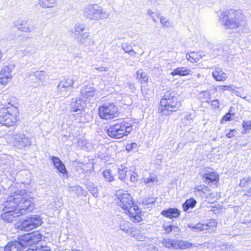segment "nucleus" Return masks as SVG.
Instances as JSON below:
<instances>
[{"label": "nucleus", "mask_w": 251, "mask_h": 251, "mask_svg": "<svg viewBox=\"0 0 251 251\" xmlns=\"http://www.w3.org/2000/svg\"><path fill=\"white\" fill-rule=\"evenodd\" d=\"M116 196L118 200V205L128 215L131 221L134 223H139L142 220L139 215L141 211L137 205L134 204L130 195L119 190L117 191Z\"/></svg>", "instance_id": "nucleus-1"}, {"label": "nucleus", "mask_w": 251, "mask_h": 251, "mask_svg": "<svg viewBox=\"0 0 251 251\" xmlns=\"http://www.w3.org/2000/svg\"><path fill=\"white\" fill-rule=\"evenodd\" d=\"M27 201L30 202V208L26 209L25 212H29L33 209V199L30 194L25 192V190H17L7 198L4 203V208L6 210L17 211L20 208H24L25 205V202Z\"/></svg>", "instance_id": "nucleus-2"}, {"label": "nucleus", "mask_w": 251, "mask_h": 251, "mask_svg": "<svg viewBox=\"0 0 251 251\" xmlns=\"http://www.w3.org/2000/svg\"><path fill=\"white\" fill-rule=\"evenodd\" d=\"M181 103L177 93L174 91H167L162 96L158 107V112L168 115L179 109Z\"/></svg>", "instance_id": "nucleus-3"}, {"label": "nucleus", "mask_w": 251, "mask_h": 251, "mask_svg": "<svg viewBox=\"0 0 251 251\" xmlns=\"http://www.w3.org/2000/svg\"><path fill=\"white\" fill-rule=\"evenodd\" d=\"M132 130V124L125 120L110 126L107 129V133L111 138L120 139L128 135Z\"/></svg>", "instance_id": "nucleus-4"}, {"label": "nucleus", "mask_w": 251, "mask_h": 251, "mask_svg": "<svg viewBox=\"0 0 251 251\" xmlns=\"http://www.w3.org/2000/svg\"><path fill=\"white\" fill-rule=\"evenodd\" d=\"M83 16L91 21H100L107 19L109 13L97 4H88L84 7Z\"/></svg>", "instance_id": "nucleus-5"}, {"label": "nucleus", "mask_w": 251, "mask_h": 251, "mask_svg": "<svg viewBox=\"0 0 251 251\" xmlns=\"http://www.w3.org/2000/svg\"><path fill=\"white\" fill-rule=\"evenodd\" d=\"M17 109L16 107H3L0 110V124L11 126L17 121Z\"/></svg>", "instance_id": "nucleus-6"}, {"label": "nucleus", "mask_w": 251, "mask_h": 251, "mask_svg": "<svg viewBox=\"0 0 251 251\" xmlns=\"http://www.w3.org/2000/svg\"><path fill=\"white\" fill-rule=\"evenodd\" d=\"M118 108L113 102L105 101L99 108V115L101 119L110 120L118 115Z\"/></svg>", "instance_id": "nucleus-7"}, {"label": "nucleus", "mask_w": 251, "mask_h": 251, "mask_svg": "<svg viewBox=\"0 0 251 251\" xmlns=\"http://www.w3.org/2000/svg\"><path fill=\"white\" fill-rule=\"evenodd\" d=\"M42 219L37 215L26 217L23 220L19 221L16 224L17 228L20 230L28 231L37 227L41 225Z\"/></svg>", "instance_id": "nucleus-8"}, {"label": "nucleus", "mask_w": 251, "mask_h": 251, "mask_svg": "<svg viewBox=\"0 0 251 251\" xmlns=\"http://www.w3.org/2000/svg\"><path fill=\"white\" fill-rule=\"evenodd\" d=\"M84 102L81 99H73L70 104L71 111L78 112L75 115V120L79 123H86L88 120L85 118L88 115L83 110Z\"/></svg>", "instance_id": "nucleus-9"}, {"label": "nucleus", "mask_w": 251, "mask_h": 251, "mask_svg": "<svg viewBox=\"0 0 251 251\" xmlns=\"http://www.w3.org/2000/svg\"><path fill=\"white\" fill-rule=\"evenodd\" d=\"M237 11L234 9H230L228 14V18L224 21V25L226 28L234 29L235 28L241 27L245 24L244 20L236 17Z\"/></svg>", "instance_id": "nucleus-10"}, {"label": "nucleus", "mask_w": 251, "mask_h": 251, "mask_svg": "<svg viewBox=\"0 0 251 251\" xmlns=\"http://www.w3.org/2000/svg\"><path fill=\"white\" fill-rule=\"evenodd\" d=\"M76 78L73 76L64 78L57 85V92L64 97H68L72 91L73 85Z\"/></svg>", "instance_id": "nucleus-11"}, {"label": "nucleus", "mask_w": 251, "mask_h": 251, "mask_svg": "<svg viewBox=\"0 0 251 251\" xmlns=\"http://www.w3.org/2000/svg\"><path fill=\"white\" fill-rule=\"evenodd\" d=\"M25 206L24 208H20L17 211L8 210L6 208H3V213L1 214V218L5 221L7 222H11L16 217H19L21 215L24 214L26 211V209L30 208V202L29 201L25 202Z\"/></svg>", "instance_id": "nucleus-12"}, {"label": "nucleus", "mask_w": 251, "mask_h": 251, "mask_svg": "<svg viewBox=\"0 0 251 251\" xmlns=\"http://www.w3.org/2000/svg\"><path fill=\"white\" fill-rule=\"evenodd\" d=\"M42 235L38 231L20 236V239L25 247L37 244L41 240Z\"/></svg>", "instance_id": "nucleus-13"}, {"label": "nucleus", "mask_w": 251, "mask_h": 251, "mask_svg": "<svg viewBox=\"0 0 251 251\" xmlns=\"http://www.w3.org/2000/svg\"><path fill=\"white\" fill-rule=\"evenodd\" d=\"M31 144L30 139L24 134L19 133L13 136V145L18 149H22Z\"/></svg>", "instance_id": "nucleus-14"}, {"label": "nucleus", "mask_w": 251, "mask_h": 251, "mask_svg": "<svg viewBox=\"0 0 251 251\" xmlns=\"http://www.w3.org/2000/svg\"><path fill=\"white\" fill-rule=\"evenodd\" d=\"M14 26L21 31L31 32L35 28L33 23L27 19H18L13 23Z\"/></svg>", "instance_id": "nucleus-15"}, {"label": "nucleus", "mask_w": 251, "mask_h": 251, "mask_svg": "<svg viewBox=\"0 0 251 251\" xmlns=\"http://www.w3.org/2000/svg\"><path fill=\"white\" fill-rule=\"evenodd\" d=\"M15 67L14 65L9 64L2 67L0 71V83L5 85L12 78V72Z\"/></svg>", "instance_id": "nucleus-16"}, {"label": "nucleus", "mask_w": 251, "mask_h": 251, "mask_svg": "<svg viewBox=\"0 0 251 251\" xmlns=\"http://www.w3.org/2000/svg\"><path fill=\"white\" fill-rule=\"evenodd\" d=\"M76 39L78 44L85 47L92 46L95 43L94 40L88 32L83 33L81 35L76 34Z\"/></svg>", "instance_id": "nucleus-17"}, {"label": "nucleus", "mask_w": 251, "mask_h": 251, "mask_svg": "<svg viewBox=\"0 0 251 251\" xmlns=\"http://www.w3.org/2000/svg\"><path fill=\"white\" fill-rule=\"evenodd\" d=\"M202 179L205 183L217 182L219 181V175L217 173L213 171L212 169H207L202 174Z\"/></svg>", "instance_id": "nucleus-18"}, {"label": "nucleus", "mask_w": 251, "mask_h": 251, "mask_svg": "<svg viewBox=\"0 0 251 251\" xmlns=\"http://www.w3.org/2000/svg\"><path fill=\"white\" fill-rule=\"evenodd\" d=\"M51 160L58 172L62 174V176L67 177L68 175V171L62 161L58 157L56 156H52Z\"/></svg>", "instance_id": "nucleus-19"}, {"label": "nucleus", "mask_w": 251, "mask_h": 251, "mask_svg": "<svg viewBox=\"0 0 251 251\" xmlns=\"http://www.w3.org/2000/svg\"><path fill=\"white\" fill-rule=\"evenodd\" d=\"M161 215L169 219L176 218L180 216V211L176 208H169L162 211Z\"/></svg>", "instance_id": "nucleus-20"}, {"label": "nucleus", "mask_w": 251, "mask_h": 251, "mask_svg": "<svg viewBox=\"0 0 251 251\" xmlns=\"http://www.w3.org/2000/svg\"><path fill=\"white\" fill-rule=\"evenodd\" d=\"M212 76L216 81H224L228 77L227 75L223 72L220 67H215L212 72Z\"/></svg>", "instance_id": "nucleus-21"}, {"label": "nucleus", "mask_w": 251, "mask_h": 251, "mask_svg": "<svg viewBox=\"0 0 251 251\" xmlns=\"http://www.w3.org/2000/svg\"><path fill=\"white\" fill-rule=\"evenodd\" d=\"M81 95L83 98L88 99L94 97L96 94L95 88L91 85H84L81 89Z\"/></svg>", "instance_id": "nucleus-22"}, {"label": "nucleus", "mask_w": 251, "mask_h": 251, "mask_svg": "<svg viewBox=\"0 0 251 251\" xmlns=\"http://www.w3.org/2000/svg\"><path fill=\"white\" fill-rule=\"evenodd\" d=\"M143 181L148 186L157 185L158 182L157 176L154 173L150 174L148 176L144 177Z\"/></svg>", "instance_id": "nucleus-23"}, {"label": "nucleus", "mask_w": 251, "mask_h": 251, "mask_svg": "<svg viewBox=\"0 0 251 251\" xmlns=\"http://www.w3.org/2000/svg\"><path fill=\"white\" fill-rule=\"evenodd\" d=\"M191 70L185 67H178L175 69L171 73L173 76L179 75L186 76L190 74Z\"/></svg>", "instance_id": "nucleus-24"}, {"label": "nucleus", "mask_w": 251, "mask_h": 251, "mask_svg": "<svg viewBox=\"0 0 251 251\" xmlns=\"http://www.w3.org/2000/svg\"><path fill=\"white\" fill-rule=\"evenodd\" d=\"M57 3V0H39V5L44 8L53 7Z\"/></svg>", "instance_id": "nucleus-25"}, {"label": "nucleus", "mask_w": 251, "mask_h": 251, "mask_svg": "<svg viewBox=\"0 0 251 251\" xmlns=\"http://www.w3.org/2000/svg\"><path fill=\"white\" fill-rule=\"evenodd\" d=\"M197 204V201L194 198H190L187 200L182 204L183 211H188L189 209L193 208Z\"/></svg>", "instance_id": "nucleus-26"}, {"label": "nucleus", "mask_w": 251, "mask_h": 251, "mask_svg": "<svg viewBox=\"0 0 251 251\" xmlns=\"http://www.w3.org/2000/svg\"><path fill=\"white\" fill-rule=\"evenodd\" d=\"M162 244L167 248L169 249H174L176 250V240L172 238H164L162 242Z\"/></svg>", "instance_id": "nucleus-27"}, {"label": "nucleus", "mask_w": 251, "mask_h": 251, "mask_svg": "<svg viewBox=\"0 0 251 251\" xmlns=\"http://www.w3.org/2000/svg\"><path fill=\"white\" fill-rule=\"evenodd\" d=\"M176 250H184L192 247V244L187 241L176 240Z\"/></svg>", "instance_id": "nucleus-28"}, {"label": "nucleus", "mask_w": 251, "mask_h": 251, "mask_svg": "<svg viewBox=\"0 0 251 251\" xmlns=\"http://www.w3.org/2000/svg\"><path fill=\"white\" fill-rule=\"evenodd\" d=\"M163 229L165 231L166 234H169L173 231L175 232H178L179 231L178 226L172 225H169L168 224H164L163 225Z\"/></svg>", "instance_id": "nucleus-29"}, {"label": "nucleus", "mask_w": 251, "mask_h": 251, "mask_svg": "<svg viewBox=\"0 0 251 251\" xmlns=\"http://www.w3.org/2000/svg\"><path fill=\"white\" fill-rule=\"evenodd\" d=\"M34 76L41 81H45L49 79V76L44 71H38L34 73Z\"/></svg>", "instance_id": "nucleus-30"}, {"label": "nucleus", "mask_w": 251, "mask_h": 251, "mask_svg": "<svg viewBox=\"0 0 251 251\" xmlns=\"http://www.w3.org/2000/svg\"><path fill=\"white\" fill-rule=\"evenodd\" d=\"M122 48L126 52L130 53L131 55H135L136 54V52L132 49V46L127 43L123 44Z\"/></svg>", "instance_id": "nucleus-31"}, {"label": "nucleus", "mask_w": 251, "mask_h": 251, "mask_svg": "<svg viewBox=\"0 0 251 251\" xmlns=\"http://www.w3.org/2000/svg\"><path fill=\"white\" fill-rule=\"evenodd\" d=\"M217 222L214 219H211L209 222L205 223V225L206 226V230H208L211 231H213L216 230L217 226Z\"/></svg>", "instance_id": "nucleus-32"}, {"label": "nucleus", "mask_w": 251, "mask_h": 251, "mask_svg": "<svg viewBox=\"0 0 251 251\" xmlns=\"http://www.w3.org/2000/svg\"><path fill=\"white\" fill-rule=\"evenodd\" d=\"M102 175L105 179L109 182H111L114 180V176L111 173V171L106 170L103 172Z\"/></svg>", "instance_id": "nucleus-33"}, {"label": "nucleus", "mask_w": 251, "mask_h": 251, "mask_svg": "<svg viewBox=\"0 0 251 251\" xmlns=\"http://www.w3.org/2000/svg\"><path fill=\"white\" fill-rule=\"evenodd\" d=\"M136 77L137 79L142 80L145 82H147L148 81V76L147 74L143 72L142 70H138L136 72Z\"/></svg>", "instance_id": "nucleus-34"}, {"label": "nucleus", "mask_w": 251, "mask_h": 251, "mask_svg": "<svg viewBox=\"0 0 251 251\" xmlns=\"http://www.w3.org/2000/svg\"><path fill=\"white\" fill-rule=\"evenodd\" d=\"M215 90L216 91L222 93L226 90L231 91L233 90V88L231 85H219L215 87Z\"/></svg>", "instance_id": "nucleus-35"}, {"label": "nucleus", "mask_w": 251, "mask_h": 251, "mask_svg": "<svg viewBox=\"0 0 251 251\" xmlns=\"http://www.w3.org/2000/svg\"><path fill=\"white\" fill-rule=\"evenodd\" d=\"M75 37H76V34L81 35L82 33H81V32H83L85 30L86 28V26L84 25V24H76L75 25Z\"/></svg>", "instance_id": "nucleus-36"}, {"label": "nucleus", "mask_w": 251, "mask_h": 251, "mask_svg": "<svg viewBox=\"0 0 251 251\" xmlns=\"http://www.w3.org/2000/svg\"><path fill=\"white\" fill-rule=\"evenodd\" d=\"M206 102L210 104L212 109L214 110H216L220 108V102L217 99H215L210 101L206 100Z\"/></svg>", "instance_id": "nucleus-37"}, {"label": "nucleus", "mask_w": 251, "mask_h": 251, "mask_svg": "<svg viewBox=\"0 0 251 251\" xmlns=\"http://www.w3.org/2000/svg\"><path fill=\"white\" fill-rule=\"evenodd\" d=\"M25 251H51L50 247L46 246L36 247V249L28 248Z\"/></svg>", "instance_id": "nucleus-38"}, {"label": "nucleus", "mask_w": 251, "mask_h": 251, "mask_svg": "<svg viewBox=\"0 0 251 251\" xmlns=\"http://www.w3.org/2000/svg\"><path fill=\"white\" fill-rule=\"evenodd\" d=\"M128 168L126 167H125L124 168L118 169L119 173V178L120 179L123 180L124 179L126 176L127 173Z\"/></svg>", "instance_id": "nucleus-39"}, {"label": "nucleus", "mask_w": 251, "mask_h": 251, "mask_svg": "<svg viewBox=\"0 0 251 251\" xmlns=\"http://www.w3.org/2000/svg\"><path fill=\"white\" fill-rule=\"evenodd\" d=\"M231 107L230 108L229 110L228 111V113H226V115H225L223 117L222 119L221 120V123H223V121H229L231 120V117L234 115V113H231Z\"/></svg>", "instance_id": "nucleus-40"}, {"label": "nucleus", "mask_w": 251, "mask_h": 251, "mask_svg": "<svg viewBox=\"0 0 251 251\" xmlns=\"http://www.w3.org/2000/svg\"><path fill=\"white\" fill-rule=\"evenodd\" d=\"M229 13V10L226 11H221L219 14V18L222 21V23L223 25L224 21V20H226V19L228 18Z\"/></svg>", "instance_id": "nucleus-41"}, {"label": "nucleus", "mask_w": 251, "mask_h": 251, "mask_svg": "<svg viewBox=\"0 0 251 251\" xmlns=\"http://www.w3.org/2000/svg\"><path fill=\"white\" fill-rule=\"evenodd\" d=\"M155 201V199L153 198L149 197L144 199L142 201V203L144 205H148L153 203Z\"/></svg>", "instance_id": "nucleus-42"}, {"label": "nucleus", "mask_w": 251, "mask_h": 251, "mask_svg": "<svg viewBox=\"0 0 251 251\" xmlns=\"http://www.w3.org/2000/svg\"><path fill=\"white\" fill-rule=\"evenodd\" d=\"M207 226L205 225L204 224L201 223H198L197 225H195L193 228L194 229H198L200 231H203L206 230Z\"/></svg>", "instance_id": "nucleus-43"}, {"label": "nucleus", "mask_w": 251, "mask_h": 251, "mask_svg": "<svg viewBox=\"0 0 251 251\" xmlns=\"http://www.w3.org/2000/svg\"><path fill=\"white\" fill-rule=\"evenodd\" d=\"M201 95L202 99L204 100L205 101L206 100H210L211 95L209 92L202 91L201 93Z\"/></svg>", "instance_id": "nucleus-44"}, {"label": "nucleus", "mask_w": 251, "mask_h": 251, "mask_svg": "<svg viewBox=\"0 0 251 251\" xmlns=\"http://www.w3.org/2000/svg\"><path fill=\"white\" fill-rule=\"evenodd\" d=\"M191 55L192 60H191V62H197L203 56L202 52L201 53L200 56H198V54L197 53L195 52H191Z\"/></svg>", "instance_id": "nucleus-45"}, {"label": "nucleus", "mask_w": 251, "mask_h": 251, "mask_svg": "<svg viewBox=\"0 0 251 251\" xmlns=\"http://www.w3.org/2000/svg\"><path fill=\"white\" fill-rule=\"evenodd\" d=\"M24 55H31L35 53V50L31 48H27L22 51Z\"/></svg>", "instance_id": "nucleus-46"}, {"label": "nucleus", "mask_w": 251, "mask_h": 251, "mask_svg": "<svg viewBox=\"0 0 251 251\" xmlns=\"http://www.w3.org/2000/svg\"><path fill=\"white\" fill-rule=\"evenodd\" d=\"M140 233V230L135 228H132L130 229L129 233L128 234L130 235L131 236L134 237L135 239L137 236L138 234Z\"/></svg>", "instance_id": "nucleus-47"}, {"label": "nucleus", "mask_w": 251, "mask_h": 251, "mask_svg": "<svg viewBox=\"0 0 251 251\" xmlns=\"http://www.w3.org/2000/svg\"><path fill=\"white\" fill-rule=\"evenodd\" d=\"M208 187L205 185L199 186L195 188V191L205 193L208 189Z\"/></svg>", "instance_id": "nucleus-48"}, {"label": "nucleus", "mask_w": 251, "mask_h": 251, "mask_svg": "<svg viewBox=\"0 0 251 251\" xmlns=\"http://www.w3.org/2000/svg\"><path fill=\"white\" fill-rule=\"evenodd\" d=\"M249 182L246 178V177H244L242 179L240 180V183L239 184V186L240 188H244L248 185Z\"/></svg>", "instance_id": "nucleus-49"}, {"label": "nucleus", "mask_w": 251, "mask_h": 251, "mask_svg": "<svg viewBox=\"0 0 251 251\" xmlns=\"http://www.w3.org/2000/svg\"><path fill=\"white\" fill-rule=\"evenodd\" d=\"M130 180L132 182H136L138 179V176L135 172L130 174Z\"/></svg>", "instance_id": "nucleus-50"}, {"label": "nucleus", "mask_w": 251, "mask_h": 251, "mask_svg": "<svg viewBox=\"0 0 251 251\" xmlns=\"http://www.w3.org/2000/svg\"><path fill=\"white\" fill-rule=\"evenodd\" d=\"M243 127L245 130L251 129V121H244L243 123Z\"/></svg>", "instance_id": "nucleus-51"}, {"label": "nucleus", "mask_w": 251, "mask_h": 251, "mask_svg": "<svg viewBox=\"0 0 251 251\" xmlns=\"http://www.w3.org/2000/svg\"><path fill=\"white\" fill-rule=\"evenodd\" d=\"M236 132L237 131L235 129H230L229 131L226 134V137L228 138H231L236 135Z\"/></svg>", "instance_id": "nucleus-52"}, {"label": "nucleus", "mask_w": 251, "mask_h": 251, "mask_svg": "<svg viewBox=\"0 0 251 251\" xmlns=\"http://www.w3.org/2000/svg\"><path fill=\"white\" fill-rule=\"evenodd\" d=\"M90 193L95 198L98 197V190L97 188L93 187L90 190Z\"/></svg>", "instance_id": "nucleus-53"}, {"label": "nucleus", "mask_w": 251, "mask_h": 251, "mask_svg": "<svg viewBox=\"0 0 251 251\" xmlns=\"http://www.w3.org/2000/svg\"><path fill=\"white\" fill-rule=\"evenodd\" d=\"M135 239L139 241H144L146 239V236H145L144 234H141L140 232V233L138 234Z\"/></svg>", "instance_id": "nucleus-54"}, {"label": "nucleus", "mask_w": 251, "mask_h": 251, "mask_svg": "<svg viewBox=\"0 0 251 251\" xmlns=\"http://www.w3.org/2000/svg\"><path fill=\"white\" fill-rule=\"evenodd\" d=\"M160 21L164 26H168V21L165 17L161 16L160 17Z\"/></svg>", "instance_id": "nucleus-55"}, {"label": "nucleus", "mask_w": 251, "mask_h": 251, "mask_svg": "<svg viewBox=\"0 0 251 251\" xmlns=\"http://www.w3.org/2000/svg\"><path fill=\"white\" fill-rule=\"evenodd\" d=\"M95 70L100 71V72H106L108 71V69L104 66H100L99 67H95L94 68Z\"/></svg>", "instance_id": "nucleus-56"}, {"label": "nucleus", "mask_w": 251, "mask_h": 251, "mask_svg": "<svg viewBox=\"0 0 251 251\" xmlns=\"http://www.w3.org/2000/svg\"><path fill=\"white\" fill-rule=\"evenodd\" d=\"M120 229L124 231L125 233L128 234L129 233V231L130 230V228L128 227L126 228L124 225H121L120 226Z\"/></svg>", "instance_id": "nucleus-57"}, {"label": "nucleus", "mask_w": 251, "mask_h": 251, "mask_svg": "<svg viewBox=\"0 0 251 251\" xmlns=\"http://www.w3.org/2000/svg\"><path fill=\"white\" fill-rule=\"evenodd\" d=\"M184 119L187 120H192L193 119V115L191 113H188L185 115Z\"/></svg>", "instance_id": "nucleus-58"}, {"label": "nucleus", "mask_w": 251, "mask_h": 251, "mask_svg": "<svg viewBox=\"0 0 251 251\" xmlns=\"http://www.w3.org/2000/svg\"><path fill=\"white\" fill-rule=\"evenodd\" d=\"M186 59L188 60L189 61H190L191 62V60H192L191 52L190 53H187L186 54Z\"/></svg>", "instance_id": "nucleus-59"}, {"label": "nucleus", "mask_w": 251, "mask_h": 251, "mask_svg": "<svg viewBox=\"0 0 251 251\" xmlns=\"http://www.w3.org/2000/svg\"><path fill=\"white\" fill-rule=\"evenodd\" d=\"M126 150L127 151H131L132 150V148H131V143L126 145Z\"/></svg>", "instance_id": "nucleus-60"}, {"label": "nucleus", "mask_w": 251, "mask_h": 251, "mask_svg": "<svg viewBox=\"0 0 251 251\" xmlns=\"http://www.w3.org/2000/svg\"><path fill=\"white\" fill-rule=\"evenodd\" d=\"M131 146L132 150L134 149H136L137 147V144L136 143L133 142L131 143Z\"/></svg>", "instance_id": "nucleus-61"}, {"label": "nucleus", "mask_w": 251, "mask_h": 251, "mask_svg": "<svg viewBox=\"0 0 251 251\" xmlns=\"http://www.w3.org/2000/svg\"><path fill=\"white\" fill-rule=\"evenodd\" d=\"M150 249H151L152 251H158V248L153 245L150 246Z\"/></svg>", "instance_id": "nucleus-62"}, {"label": "nucleus", "mask_w": 251, "mask_h": 251, "mask_svg": "<svg viewBox=\"0 0 251 251\" xmlns=\"http://www.w3.org/2000/svg\"><path fill=\"white\" fill-rule=\"evenodd\" d=\"M251 195V188L249 189V190L247 191V194H245V195L249 196Z\"/></svg>", "instance_id": "nucleus-63"}, {"label": "nucleus", "mask_w": 251, "mask_h": 251, "mask_svg": "<svg viewBox=\"0 0 251 251\" xmlns=\"http://www.w3.org/2000/svg\"><path fill=\"white\" fill-rule=\"evenodd\" d=\"M153 13V12L151 9H148L147 11V14L151 17V14Z\"/></svg>", "instance_id": "nucleus-64"}]
</instances>
